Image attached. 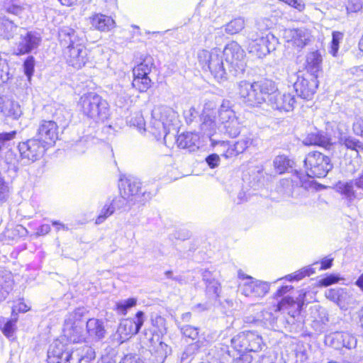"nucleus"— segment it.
Returning a JSON list of instances; mask_svg holds the SVG:
<instances>
[{"mask_svg":"<svg viewBox=\"0 0 363 363\" xmlns=\"http://www.w3.org/2000/svg\"><path fill=\"white\" fill-rule=\"evenodd\" d=\"M58 38L67 64L77 69L85 66L89 61V51L85 46L84 32L64 26L59 30Z\"/></svg>","mask_w":363,"mask_h":363,"instance_id":"f257e3e1","label":"nucleus"},{"mask_svg":"<svg viewBox=\"0 0 363 363\" xmlns=\"http://www.w3.org/2000/svg\"><path fill=\"white\" fill-rule=\"evenodd\" d=\"M238 88L240 98L249 107H261L264 104L269 105V98L277 90L275 83L267 79L253 83L241 81Z\"/></svg>","mask_w":363,"mask_h":363,"instance_id":"f03ea898","label":"nucleus"},{"mask_svg":"<svg viewBox=\"0 0 363 363\" xmlns=\"http://www.w3.org/2000/svg\"><path fill=\"white\" fill-rule=\"evenodd\" d=\"M86 350L88 358H91L94 350L87 346L75 348L73 344L68 343L66 338L55 340L48 351V363H80L85 358L83 352Z\"/></svg>","mask_w":363,"mask_h":363,"instance_id":"7ed1b4c3","label":"nucleus"},{"mask_svg":"<svg viewBox=\"0 0 363 363\" xmlns=\"http://www.w3.org/2000/svg\"><path fill=\"white\" fill-rule=\"evenodd\" d=\"M233 106V103L226 99L223 100L218 109L214 102H206L201 114V128L203 133L211 137L216 133L218 124L234 119L236 115Z\"/></svg>","mask_w":363,"mask_h":363,"instance_id":"20e7f679","label":"nucleus"},{"mask_svg":"<svg viewBox=\"0 0 363 363\" xmlns=\"http://www.w3.org/2000/svg\"><path fill=\"white\" fill-rule=\"evenodd\" d=\"M177 113L172 108L164 106L155 107L152 111V118L150 122L151 132L156 137L164 135V140L167 145L172 143L174 138L177 120Z\"/></svg>","mask_w":363,"mask_h":363,"instance_id":"39448f33","label":"nucleus"},{"mask_svg":"<svg viewBox=\"0 0 363 363\" xmlns=\"http://www.w3.org/2000/svg\"><path fill=\"white\" fill-rule=\"evenodd\" d=\"M78 106L83 114L96 123L104 122L109 116V106L106 100L96 93L82 95Z\"/></svg>","mask_w":363,"mask_h":363,"instance_id":"423d86ee","label":"nucleus"},{"mask_svg":"<svg viewBox=\"0 0 363 363\" xmlns=\"http://www.w3.org/2000/svg\"><path fill=\"white\" fill-rule=\"evenodd\" d=\"M223 57L218 49H213L211 51L201 50L197 54L198 61L202 69L209 71L218 82L227 79V69Z\"/></svg>","mask_w":363,"mask_h":363,"instance_id":"0eeeda50","label":"nucleus"},{"mask_svg":"<svg viewBox=\"0 0 363 363\" xmlns=\"http://www.w3.org/2000/svg\"><path fill=\"white\" fill-rule=\"evenodd\" d=\"M231 346L238 353L257 352L266 347L262 336L250 330L243 331L233 337Z\"/></svg>","mask_w":363,"mask_h":363,"instance_id":"6e6552de","label":"nucleus"},{"mask_svg":"<svg viewBox=\"0 0 363 363\" xmlns=\"http://www.w3.org/2000/svg\"><path fill=\"white\" fill-rule=\"evenodd\" d=\"M306 173L309 177H325L333 168L330 159L323 153L309 152L304 160Z\"/></svg>","mask_w":363,"mask_h":363,"instance_id":"1a4fd4ad","label":"nucleus"},{"mask_svg":"<svg viewBox=\"0 0 363 363\" xmlns=\"http://www.w3.org/2000/svg\"><path fill=\"white\" fill-rule=\"evenodd\" d=\"M119 188L122 195L126 196L134 204H144L151 198L150 193L144 189L140 180L135 177L121 179Z\"/></svg>","mask_w":363,"mask_h":363,"instance_id":"9d476101","label":"nucleus"},{"mask_svg":"<svg viewBox=\"0 0 363 363\" xmlns=\"http://www.w3.org/2000/svg\"><path fill=\"white\" fill-rule=\"evenodd\" d=\"M289 82L293 84L296 94L305 99H311L318 88L317 77L298 72L289 76Z\"/></svg>","mask_w":363,"mask_h":363,"instance_id":"9b49d317","label":"nucleus"},{"mask_svg":"<svg viewBox=\"0 0 363 363\" xmlns=\"http://www.w3.org/2000/svg\"><path fill=\"white\" fill-rule=\"evenodd\" d=\"M238 277L243 282L240 284L241 294L247 297L259 298L265 296L269 290V284L253 279L250 276L245 275L243 272H238Z\"/></svg>","mask_w":363,"mask_h":363,"instance_id":"f8f14e48","label":"nucleus"},{"mask_svg":"<svg viewBox=\"0 0 363 363\" xmlns=\"http://www.w3.org/2000/svg\"><path fill=\"white\" fill-rule=\"evenodd\" d=\"M221 53L225 57L226 64L234 69L235 74L243 73L245 69V51L237 42L228 43Z\"/></svg>","mask_w":363,"mask_h":363,"instance_id":"ddd939ff","label":"nucleus"},{"mask_svg":"<svg viewBox=\"0 0 363 363\" xmlns=\"http://www.w3.org/2000/svg\"><path fill=\"white\" fill-rule=\"evenodd\" d=\"M247 50L250 53L262 58L276 49L277 39L271 33L268 32L259 38L251 37Z\"/></svg>","mask_w":363,"mask_h":363,"instance_id":"4468645a","label":"nucleus"},{"mask_svg":"<svg viewBox=\"0 0 363 363\" xmlns=\"http://www.w3.org/2000/svg\"><path fill=\"white\" fill-rule=\"evenodd\" d=\"M18 151L22 159L28 162H35L39 160L45 153L46 146L36 138L29 139L18 144Z\"/></svg>","mask_w":363,"mask_h":363,"instance_id":"2eb2a0df","label":"nucleus"},{"mask_svg":"<svg viewBox=\"0 0 363 363\" xmlns=\"http://www.w3.org/2000/svg\"><path fill=\"white\" fill-rule=\"evenodd\" d=\"M20 38L16 43L17 55H24L36 49L41 42L40 35L35 31L19 29Z\"/></svg>","mask_w":363,"mask_h":363,"instance_id":"dca6fc26","label":"nucleus"},{"mask_svg":"<svg viewBox=\"0 0 363 363\" xmlns=\"http://www.w3.org/2000/svg\"><path fill=\"white\" fill-rule=\"evenodd\" d=\"M145 321V314L138 311L133 318L123 319L118 327L117 333L121 338L126 339L128 336L137 334Z\"/></svg>","mask_w":363,"mask_h":363,"instance_id":"f3484780","label":"nucleus"},{"mask_svg":"<svg viewBox=\"0 0 363 363\" xmlns=\"http://www.w3.org/2000/svg\"><path fill=\"white\" fill-rule=\"evenodd\" d=\"M38 140L45 146L52 145L58 139V126L53 121H41L37 129Z\"/></svg>","mask_w":363,"mask_h":363,"instance_id":"a211bd4d","label":"nucleus"},{"mask_svg":"<svg viewBox=\"0 0 363 363\" xmlns=\"http://www.w3.org/2000/svg\"><path fill=\"white\" fill-rule=\"evenodd\" d=\"M81 315L80 309H77L74 313H70L65 320V336L67 337V340L70 342L69 343L81 342L85 340L81 334V328L76 325L77 317Z\"/></svg>","mask_w":363,"mask_h":363,"instance_id":"6ab92c4d","label":"nucleus"},{"mask_svg":"<svg viewBox=\"0 0 363 363\" xmlns=\"http://www.w3.org/2000/svg\"><path fill=\"white\" fill-rule=\"evenodd\" d=\"M296 103L295 96L291 94H281L275 91L269 98V106L279 111L289 112L293 111Z\"/></svg>","mask_w":363,"mask_h":363,"instance_id":"aec40b11","label":"nucleus"},{"mask_svg":"<svg viewBox=\"0 0 363 363\" xmlns=\"http://www.w3.org/2000/svg\"><path fill=\"white\" fill-rule=\"evenodd\" d=\"M206 284V294L211 301H218L221 292L220 284L215 279L210 271L205 269L201 273Z\"/></svg>","mask_w":363,"mask_h":363,"instance_id":"412c9836","label":"nucleus"},{"mask_svg":"<svg viewBox=\"0 0 363 363\" xmlns=\"http://www.w3.org/2000/svg\"><path fill=\"white\" fill-rule=\"evenodd\" d=\"M305 294H300L299 298L297 301H294L291 297L286 296L275 306L274 311H286L288 314L291 317H295L298 315L301 312L302 306L303 305V296Z\"/></svg>","mask_w":363,"mask_h":363,"instance_id":"4be33fe9","label":"nucleus"},{"mask_svg":"<svg viewBox=\"0 0 363 363\" xmlns=\"http://www.w3.org/2000/svg\"><path fill=\"white\" fill-rule=\"evenodd\" d=\"M310 33L305 28L287 29L284 31V38L294 46L303 48L310 40Z\"/></svg>","mask_w":363,"mask_h":363,"instance_id":"5701e85b","label":"nucleus"},{"mask_svg":"<svg viewBox=\"0 0 363 363\" xmlns=\"http://www.w3.org/2000/svg\"><path fill=\"white\" fill-rule=\"evenodd\" d=\"M231 355L226 345H218L211 348L207 354V363H230Z\"/></svg>","mask_w":363,"mask_h":363,"instance_id":"b1692460","label":"nucleus"},{"mask_svg":"<svg viewBox=\"0 0 363 363\" xmlns=\"http://www.w3.org/2000/svg\"><path fill=\"white\" fill-rule=\"evenodd\" d=\"M176 142L179 148L189 152H194L199 147V136L194 133L187 132L178 135Z\"/></svg>","mask_w":363,"mask_h":363,"instance_id":"393cba45","label":"nucleus"},{"mask_svg":"<svg viewBox=\"0 0 363 363\" xmlns=\"http://www.w3.org/2000/svg\"><path fill=\"white\" fill-rule=\"evenodd\" d=\"M86 328L89 337L93 341H100L104 338L106 330L102 320L90 318L86 322Z\"/></svg>","mask_w":363,"mask_h":363,"instance_id":"a878e982","label":"nucleus"},{"mask_svg":"<svg viewBox=\"0 0 363 363\" xmlns=\"http://www.w3.org/2000/svg\"><path fill=\"white\" fill-rule=\"evenodd\" d=\"M322 57L318 51L309 52L306 55L305 68L307 74L313 75L317 77L318 72L321 69Z\"/></svg>","mask_w":363,"mask_h":363,"instance_id":"bb28decb","label":"nucleus"},{"mask_svg":"<svg viewBox=\"0 0 363 363\" xmlns=\"http://www.w3.org/2000/svg\"><path fill=\"white\" fill-rule=\"evenodd\" d=\"M92 27L100 31H108L115 26V21L110 17L96 13L90 18Z\"/></svg>","mask_w":363,"mask_h":363,"instance_id":"cd10ccee","label":"nucleus"},{"mask_svg":"<svg viewBox=\"0 0 363 363\" xmlns=\"http://www.w3.org/2000/svg\"><path fill=\"white\" fill-rule=\"evenodd\" d=\"M303 143L306 145L326 146L330 143V140L323 132L315 129L307 134Z\"/></svg>","mask_w":363,"mask_h":363,"instance_id":"c85d7f7f","label":"nucleus"},{"mask_svg":"<svg viewBox=\"0 0 363 363\" xmlns=\"http://www.w3.org/2000/svg\"><path fill=\"white\" fill-rule=\"evenodd\" d=\"M211 145L220 156L228 159L235 156L233 144L225 140H215L211 138Z\"/></svg>","mask_w":363,"mask_h":363,"instance_id":"c756f323","label":"nucleus"},{"mask_svg":"<svg viewBox=\"0 0 363 363\" xmlns=\"http://www.w3.org/2000/svg\"><path fill=\"white\" fill-rule=\"evenodd\" d=\"M1 112L6 117H11L13 119H18L22 114V111L19 104L13 100H6L4 101L1 107Z\"/></svg>","mask_w":363,"mask_h":363,"instance_id":"7c9ffc66","label":"nucleus"},{"mask_svg":"<svg viewBox=\"0 0 363 363\" xmlns=\"http://www.w3.org/2000/svg\"><path fill=\"white\" fill-rule=\"evenodd\" d=\"M13 280L11 274H0V302L4 301L13 290Z\"/></svg>","mask_w":363,"mask_h":363,"instance_id":"2f4dec72","label":"nucleus"},{"mask_svg":"<svg viewBox=\"0 0 363 363\" xmlns=\"http://www.w3.org/2000/svg\"><path fill=\"white\" fill-rule=\"evenodd\" d=\"M202 342L196 341L188 345L180 357L181 363H190L200 350Z\"/></svg>","mask_w":363,"mask_h":363,"instance_id":"473e14b6","label":"nucleus"},{"mask_svg":"<svg viewBox=\"0 0 363 363\" xmlns=\"http://www.w3.org/2000/svg\"><path fill=\"white\" fill-rule=\"evenodd\" d=\"M333 339L348 349L354 348L357 345L356 337L347 332H336L333 334Z\"/></svg>","mask_w":363,"mask_h":363,"instance_id":"72a5a7b5","label":"nucleus"},{"mask_svg":"<svg viewBox=\"0 0 363 363\" xmlns=\"http://www.w3.org/2000/svg\"><path fill=\"white\" fill-rule=\"evenodd\" d=\"M0 37L12 38L18 29L17 26L7 18H0Z\"/></svg>","mask_w":363,"mask_h":363,"instance_id":"f704fd0d","label":"nucleus"},{"mask_svg":"<svg viewBox=\"0 0 363 363\" xmlns=\"http://www.w3.org/2000/svg\"><path fill=\"white\" fill-rule=\"evenodd\" d=\"M245 26V19L242 17H238L232 19L223 27L225 32L228 35H235L240 33Z\"/></svg>","mask_w":363,"mask_h":363,"instance_id":"c9c22d12","label":"nucleus"},{"mask_svg":"<svg viewBox=\"0 0 363 363\" xmlns=\"http://www.w3.org/2000/svg\"><path fill=\"white\" fill-rule=\"evenodd\" d=\"M340 143L347 149L354 150L358 155L359 150H363V143L350 135H343L340 138Z\"/></svg>","mask_w":363,"mask_h":363,"instance_id":"e433bc0d","label":"nucleus"},{"mask_svg":"<svg viewBox=\"0 0 363 363\" xmlns=\"http://www.w3.org/2000/svg\"><path fill=\"white\" fill-rule=\"evenodd\" d=\"M254 145V139L251 133L243 135L240 139L233 144L235 156L244 152L248 147Z\"/></svg>","mask_w":363,"mask_h":363,"instance_id":"4c0bfd02","label":"nucleus"},{"mask_svg":"<svg viewBox=\"0 0 363 363\" xmlns=\"http://www.w3.org/2000/svg\"><path fill=\"white\" fill-rule=\"evenodd\" d=\"M16 134V130L0 133V157H3L4 152L12 147V140Z\"/></svg>","mask_w":363,"mask_h":363,"instance_id":"58836bf2","label":"nucleus"},{"mask_svg":"<svg viewBox=\"0 0 363 363\" xmlns=\"http://www.w3.org/2000/svg\"><path fill=\"white\" fill-rule=\"evenodd\" d=\"M318 265V262H315L311 265L307 266L306 267L302 268L301 269L296 272L294 274H289L285 277V279H286L289 281H293V280H301L303 277L306 276H310L311 274H313L315 273V266Z\"/></svg>","mask_w":363,"mask_h":363,"instance_id":"ea45409f","label":"nucleus"},{"mask_svg":"<svg viewBox=\"0 0 363 363\" xmlns=\"http://www.w3.org/2000/svg\"><path fill=\"white\" fill-rule=\"evenodd\" d=\"M337 188L338 191L347 196L348 198L351 199L352 197H358L359 194L357 193L358 189H356L355 187V183L354 184L352 182H340ZM362 194L359 193V195Z\"/></svg>","mask_w":363,"mask_h":363,"instance_id":"a19ab883","label":"nucleus"},{"mask_svg":"<svg viewBox=\"0 0 363 363\" xmlns=\"http://www.w3.org/2000/svg\"><path fill=\"white\" fill-rule=\"evenodd\" d=\"M223 125L225 133L231 138H235L240 133L241 125L237 116Z\"/></svg>","mask_w":363,"mask_h":363,"instance_id":"79ce46f5","label":"nucleus"},{"mask_svg":"<svg viewBox=\"0 0 363 363\" xmlns=\"http://www.w3.org/2000/svg\"><path fill=\"white\" fill-rule=\"evenodd\" d=\"M292 161L286 156L279 155L274 160V166L277 173L282 174L291 167Z\"/></svg>","mask_w":363,"mask_h":363,"instance_id":"37998d69","label":"nucleus"},{"mask_svg":"<svg viewBox=\"0 0 363 363\" xmlns=\"http://www.w3.org/2000/svg\"><path fill=\"white\" fill-rule=\"evenodd\" d=\"M152 69V63L147 60L138 65L133 69V77H142L148 76Z\"/></svg>","mask_w":363,"mask_h":363,"instance_id":"c03bdc74","label":"nucleus"},{"mask_svg":"<svg viewBox=\"0 0 363 363\" xmlns=\"http://www.w3.org/2000/svg\"><path fill=\"white\" fill-rule=\"evenodd\" d=\"M133 87L140 92L146 91L151 86V79L148 76L142 77H133Z\"/></svg>","mask_w":363,"mask_h":363,"instance_id":"a18cd8bd","label":"nucleus"},{"mask_svg":"<svg viewBox=\"0 0 363 363\" xmlns=\"http://www.w3.org/2000/svg\"><path fill=\"white\" fill-rule=\"evenodd\" d=\"M137 303L135 298H130L126 300L121 301L116 303V308L121 315H126L128 310L134 307Z\"/></svg>","mask_w":363,"mask_h":363,"instance_id":"49530a36","label":"nucleus"},{"mask_svg":"<svg viewBox=\"0 0 363 363\" xmlns=\"http://www.w3.org/2000/svg\"><path fill=\"white\" fill-rule=\"evenodd\" d=\"M111 204L114 209H121L127 206L130 207L133 205V202L128 201V197L125 195H122L121 191L120 190V195L114 198L111 202Z\"/></svg>","mask_w":363,"mask_h":363,"instance_id":"de8ad7c7","label":"nucleus"},{"mask_svg":"<svg viewBox=\"0 0 363 363\" xmlns=\"http://www.w3.org/2000/svg\"><path fill=\"white\" fill-rule=\"evenodd\" d=\"M3 9L8 13L21 16L26 8L16 1H9L4 4Z\"/></svg>","mask_w":363,"mask_h":363,"instance_id":"09e8293b","label":"nucleus"},{"mask_svg":"<svg viewBox=\"0 0 363 363\" xmlns=\"http://www.w3.org/2000/svg\"><path fill=\"white\" fill-rule=\"evenodd\" d=\"M353 298L350 292L346 289H342L340 298L337 304L341 309L347 310L350 305L352 303Z\"/></svg>","mask_w":363,"mask_h":363,"instance_id":"8fccbe9b","label":"nucleus"},{"mask_svg":"<svg viewBox=\"0 0 363 363\" xmlns=\"http://www.w3.org/2000/svg\"><path fill=\"white\" fill-rule=\"evenodd\" d=\"M115 211L114 207L111 203H106L101 209L99 216L96 219V224L102 223L107 218L111 216Z\"/></svg>","mask_w":363,"mask_h":363,"instance_id":"3c124183","label":"nucleus"},{"mask_svg":"<svg viewBox=\"0 0 363 363\" xmlns=\"http://www.w3.org/2000/svg\"><path fill=\"white\" fill-rule=\"evenodd\" d=\"M6 236L15 239L18 237H23L28 234L27 229L21 225H17L13 228H8L6 230Z\"/></svg>","mask_w":363,"mask_h":363,"instance_id":"603ef678","label":"nucleus"},{"mask_svg":"<svg viewBox=\"0 0 363 363\" xmlns=\"http://www.w3.org/2000/svg\"><path fill=\"white\" fill-rule=\"evenodd\" d=\"M333 38L330 45V53L335 56L339 50L340 42L343 38V33L339 31H333L332 34Z\"/></svg>","mask_w":363,"mask_h":363,"instance_id":"864d4df0","label":"nucleus"},{"mask_svg":"<svg viewBox=\"0 0 363 363\" xmlns=\"http://www.w3.org/2000/svg\"><path fill=\"white\" fill-rule=\"evenodd\" d=\"M262 321L267 328L275 329L277 326V317H276L272 312L264 311L262 312Z\"/></svg>","mask_w":363,"mask_h":363,"instance_id":"5fc2aeb1","label":"nucleus"},{"mask_svg":"<svg viewBox=\"0 0 363 363\" xmlns=\"http://www.w3.org/2000/svg\"><path fill=\"white\" fill-rule=\"evenodd\" d=\"M16 318L9 320L1 328L3 334L10 338L13 337L16 328Z\"/></svg>","mask_w":363,"mask_h":363,"instance_id":"6e6d98bb","label":"nucleus"},{"mask_svg":"<svg viewBox=\"0 0 363 363\" xmlns=\"http://www.w3.org/2000/svg\"><path fill=\"white\" fill-rule=\"evenodd\" d=\"M182 333L192 340H195L199 335V328L189 325H183L180 328Z\"/></svg>","mask_w":363,"mask_h":363,"instance_id":"4d7b16f0","label":"nucleus"},{"mask_svg":"<svg viewBox=\"0 0 363 363\" xmlns=\"http://www.w3.org/2000/svg\"><path fill=\"white\" fill-rule=\"evenodd\" d=\"M362 0H347L346 4V9L348 13L359 12L362 10Z\"/></svg>","mask_w":363,"mask_h":363,"instance_id":"13d9d810","label":"nucleus"},{"mask_svg":"<svg viewBox=\"0 0 363 363\" xmlns=\"http://www.w3.org/2000/svg\"><path fill=\"white\" fill-rule=\"evenodd\" d=\"M35 60L32 56L28 57L23 64L25 74L28 79L31 77L34 72Z\"/></svg>","mask_w":363,"mask_h":363,"instance_id":"bf43d9fd","label":"nucleus"},{"mask_svg":"<svg viewBox=\"0 0 363 363\" xmlns=\"http://www.w3.org/2000/svg\"><path fill=\"white\" fill-rule=\"evenodd\" d=\"M2 157L4 158V160L7 164L12 165L14 167L18 162L17 155L11 150V147L4 152Z\"/></svg>","mask_w":363,"mask_h":363,"instance_id":"052dcab7","label":"nucleus"},{"mask_svg":"<svg viewBox=\"0 0 363 363\" xmlns=\"http://www.w3.org/2000/svg\"><path fill=\"white\" fill-rule=\"evenodd\" d=\"M152 324L154 327L157 328L158 332L160 333L166 332V321L163 317L156 315L155 318H152Z\"/></svg>","mask_w":363,"mask_h":363,"instance_id":"680f3d73","label":"nucleus"},{"mask_svg":"<svg viewBox=\"0 0 363 363\" xmlns=\"http://www.w3.org/2000/svg\"><path fill=\"white\" fill-rule=\"evenodd\" d=\"M353 131L357 135L363 136V115L355 117L353 123Z\"/></svg>","mask_w":363,"mask_h":363,"instance_id":"e2e57ef3","label":"nucleus"},{"mask_svg":"<svg viewBox=\"0 0 363 363\" xmlns=\"http://www.w3.org/2000/svg\"><path fill=\"white\" fill-rule=\"evenodd\" d=\"M342 288L330 289L325 291V296L328 299L337 303L340 298V291Z\"/></svg>","mask_w":363,"mask_h":363,"instance_id":"0e129e2a","label":"nucleus"},{"mask_svg":"<svg viewBox=\"0 0 363 363\" xmlns=\"http://www.w3.org/2000/svg\"><path fill=\"white\" fill-rule=\"evenodd\" d=\"M220 157L218 153L209 155L206 158V163L211 169L217 167L220 164Z\"/></svg>","mask_w":363,"mask_h":363,"instance_id":"69168bd1","label":"nucleus"},{"mask_svg":"<svg viewBox=\"0 0 363 363\" xmlns=\"http://www.w3.org/2000/svg\"><path fill=\"white\" fill-rule=\"evenodd\" d=\"M339 277L335 274H330L319 281L320 284L323 286H328L333 284L337 283L339 281Z\"/></svg>","mask_w":363,"mask_h":363,"instance_id":"338daca9","label":"nucleus"},{"mask_svg":"<svg viewBox=\"0 0 363 363\" xmlns=\"http://www.w3.org/2000/svg\"><path fill=\"white\" fill-rule=\"evenodd\" d=\"M333 262V257H326L323 258L320 262H318V265L315 266V269L317 268L319 269V270H325L330 268L332 267Z\"/></svg>","mask_w":363,"mask_h":363,"instance_id":"774afa93","label":"nucleus"}]
</instances>
